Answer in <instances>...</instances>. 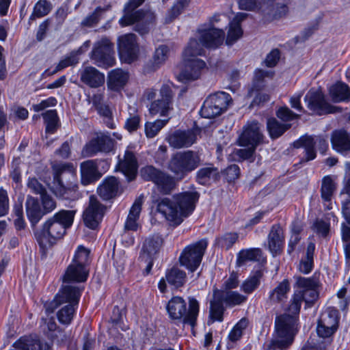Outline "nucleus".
<instances>
[{"instance_id": "ea45409f", "label": "nucleus", "mask_w": 350, "mask_h": 350, "mask_svg": "<svg viewBox=\"0 0 350 350\" xmlns=\"http://www.w3.org/2000/svg\"><path fill=\"white\" fill-rule=\"evenodd\" d=\"M143 200L139 198L135 200L131 206L126 220L124 224V228L126 230L136 231L138 228L139 224L137 222L142 211V205Z\"/></svg>"}, {"instance_id": "9d476101", "label": "nucleus", "mask_w": 350, "mask_h": 350, "mask_svg": "<svg viewBox=\"0 0 350 350\" xmlns=\"http://www.w3.org/2000/svg\"><path fill=\"white\" fill-rule=\"evenodd\" d=\"M166 309L170 319L179 320L183 324L194 327L199 313V303L195 298H190L189 308L187 309V303L178 296L173 297L167 303Z\"/></svg>"}, {"instance_id": "f3484780", "label": "nucleus", "mask_w": 350, "mask_h": 350, "mask_svg": "<svg viewBox=\"0 0 350 350\" xmlns=\"http://www.w3.org/2000/svg\"><path fill=\"white\" fill-rule=\"evenodd\" d=\"M113 46V44L107 38H103L97 42L90 55L94 64L105 68L113 66L116 62Z\"/></svg>"}, {"instance_id": "e2e57ef3", "label": "nucleus", "mask_w": 350, "mask_h": 350, "mask_svg": "<svg viewBox=\"0 0 350 350\" xmlns=\"http://www.w3.org/2000/svg\"><path fill=\"white\" fill-rule=\"evenodd\" d=\"M40 198L42 211L45 215L51 213L55 209L57 206L56 202L51 195L47 193V192L40 196Z\"/></svg>"}, {"instance_id": "ddd939ff", "label": "nucleus", "mask_w": 350, "mask_h": 350, "mask_svg": "<svg viewBox=\"0 0 350 350\" xmlns=\"http://www.w3.org/2000/svg\"><path fill=\"white\" fill-rule=\"evenodd\" d=\"M207 246L208 240L202 239L185 247L179 257L180 265L194 272L200 266Z\"/></svg>"}, {"instance_id": "a878e982", "label": "nucleus", "mask_w": 350, "mask_h": 350, "mask_svg": "<svg viewBox=\"0 0 350 350\" xmlns=\"http://www.w3.org/2000/svg\"><path fill=\"white\" fill-rule=\"evenodd\" d=\"M284 243V232L279 224L271 226L267 237V247L273 256L280 254Z\"/></svg>"}, {"instance_id": "f8f14e48", "label": "nucleus", "mask_w": 350, "mask_h": 350, "mask_svg": "<svg viewBox=\"0 0 350 350\" xmlns=\"http://www.w3.org/2000/svg\"><path fill=\"white\" fill-rule=\"evenodd\" d=\"M140 173L142 178L152 182L162 195H170L177 186V178L152 165L143 167Z\"/></svg>"}, {"instance_id": "5701e85b", "label": "nucleus", "mask_w": 350, "mask_h": 350, "mask_svg": "<svg viewBox=\"0 0 350 350\" xmlns=\"http://www.w3.org/2000/svg\"><path fill=\"white\" fill-rule=\"evenodd\" d=\"M187 275L184 271L178 267H173L167 269L165 278H162L158 284V288L161 293L167 291V284H168L175 288L182 287L186 282Z\"/></svg>"}, {"instance_id": "473e14b6", "label": "nucleus", "mask_w": 350, "mask_h": 350, "mask_svg": "<svg viewBox=\"0 0 350 350\" xmlns=\"http://www.w3.org/2000/svg\"><path fill=\"white\" fill-rule=\"evenodd\" d=\"M331 142L333 148L338 152L347 154L350 151V135L346 131L333 132Z\"/></svg>"}, {"instance_id": "a19ab883", "label": "nucleus", "mask_w": 350, "mask_h": 350, "mask_svg": "<svg viewBox=\"0 0 350 350\" xmlns=\"http://www.w3.org/2000/svg\"><path fill=\"white\" fill-rule=\"evenodd\" d=\"M224 304L218 298L214 293L213 299L210 301L209 316L208 324H212L215 321L221 322L224 320V313L225 312Z\"/></svg>"}, {"instance_id": "37998d69", "label": "nucleus", "mask_w": 350, "mask_h": 350, "mask_svg": "<svg viewBox=\"0 0 350 350\" xmlns=\"http://www.w3.org/2000/svg\"><path fill=\"white\" fill-rule=\"evenodd\" d=\"M263 273L261 270H256L247 278L241 284L240 288L246 294H252L260 285Z\"/></svg>"}, {"instance_id": "f03ea898", "label": "nucleus", "mask_w": 350, "mask_h": 350, "mask_svg": "<svg viewBox=\"0 0 350 350\" xmlns=\"http://www.w3.org/2000/svg\"><path fill=\"white\" fill-rule=\"evenodd\" d=\"M197 191H185L172 198H163L158 202L157 211L161 213L171 225H180L184 218L192 213L198 200Z\"/></svg>"}, {"instance_id": "338daca9", "label": "nucleus", "mask_w": 350, "mask_h": 350, "mask_svg": "<svg viewBox=\"0 0 350 350\" xmlns=\"http://www.w3.org/2000/svg\"><path fill=\"white\" fill-rule=\"evenodd\" d=\"M277 117L283 122H288L295 120L299 117V115L293 112L287 107H280L276 111Z\"/></svg>"}, {"instance_id": "4c0bfd02", "label": "nucleus", "mask_w": 350, "mask_h": 350, "mask_svg": "<svg viewBox=\"0 0 350 350\" xmlns=\"http://www.w3.org/2000/svg\"><path fill=\"white\" fill-rule=\"evenodd\" d=\"M119 189V182L113 176L106 178L98 188V193L105 200L116 197Z\"/></svg>"}, {"instance_id": "c756f323", "label": "nucleus", "mask_w": 350, "mask_h": 350, "mask_svg": "<svg viewBox=\"0 0 350 350\" xmlns=\"http://www.w3.org/2000/svg\"><path fill=\"white\" fill-rule=\"evenodd\" d=\"M118 167L129 180L134 179L138 167L137 159L134 153L130 150H126L123 159L119 160Z\"/></svg>"}, {"instance_id": "09e8293b", "label": "nucleus", "mask_w": 350, "mask_h": 350, "mask_svg": "<svg viewBox=\"0 0 350 350\" xmlns=\"http://www.w3.org/2000/svg\"><path fill=\"white\" fill-rule=\"evenodd\" d=\"M53 8L51 3L48 0H39L34 5L33 12L29 16V23L36 18H40L50 13Z\"/></svg>"}, {"instance_id": "0e129e2a", "label": "nucleus", "mask_w": 350, "mask_h": 350, "mask_svg": "<svg viewBox=\"0 0 350 350\" xmlns=\"http://www.w3.org/2000/svg\"><path fill=\"white\" fill-rule=\"evenodd\" d=\"M268 72L264 71L262 70H256L255 72L254 79L253 82V85L251 88L248 89L247 97H252L253 92L254 91V88H262V80L263 79L267 76Z\"/></svg>"}, {"instance_id": "7ed1b4c3", "label": "nucleus", "mask_w": 350, "mask_h": 350, "mask_svg": "<svg viewBox=\"0 0 350 350\" xmlns=\"http://www.w3.org/2000/svg\"><path fill=\"white\" fill-rule=\"evenodd\" d=\"M75 215V211L61 210L46 220L42 228L35 232L36 241L42 250L63 238L66 229L72 226Z\"/></svg>"}, {"instance_id": "5fc2aeb1", "label": "nucleus", "mask_w": 350, "mask_h": 350, "mask_svg": "<svg viewBox=\"0 0 350 350\" xmlns=\"http://www.w3.org/2000/svg\"><path fill=\"white\" fill-rule=\"evenodd\" d=\"M78 62L79 58L77 57V55L75 53H71L70 55L66 56L64 59H61L54 70L51 71L49 69H47L44 71V74L48 76L53 75L68 66L76 65L78 64Z\"/></svg>"}, {"instance_id": "20e7f679", "label": "nucleus", "mask_w": 350, "mask_h": 350, "mask_svg": "<svg viewBox=\"0 0 350 350\" xmlns=\"http://www.w3.org/2000/svg\"><path fill=\"white\" fill-rule=\"evenodd\" d=\"M51 191L59 199L75 201L81 197L76 168L72 163H57L52 166Z\"/></svg>"}, {"instance_id": "de8ad7c7", "label": "nucleus", "mask_w": 350, "mask_h": 350, "mask_svg": "<svg viewBox=\"0 0 350 350\" xmlns=\"http://www.w3.org/2000/svg\"><path fill=\"white\" fill-rule=\"evenodd\" d=\"M291 126L288 123H281L274 118L267 120V127L271 139L282 136Z\"/></svg>"}, {"instance_id": "393cba45", "label": "nucleus", "mask_w": 350, "mask_h": 350, "mask_svg": "<svg viewBox=\"0 0 350 350\" xmlns=\"http://www.w3.org/2000/svg\"><path fill=\"white\" fill-rule=\"evenodd\" d=\"M200 41L206 48L215 49L220 46L224 40V31L221 29L211 28L199 29Z\"/></svg>"}, {"instance_id": "680f3d73", "label": "nucleus", "mask_w": 350, "mask_h": 350, "mask_svg": "<svg viewBox=\"0 0 350 350\" xmlns=\"http://www.w3.org/2000/svg\"><path fill=\"white\" fill-rule=\"evenodd\" d=\"M184 0H178L175 3L171 9L167 12L165 22L170 23L176 18L184 9Z\"/></svg>"}, {"instance_id": "423d86ee", "label": "nucleus", "mask_w": 350, "mask_h": 350, "mask_svg": "<svg viewBox=\"0 0 350 350\" xmlns=\"http://www.w3.org/2000/svg\"><path fill=\"white\" fill-rule=\"evenodd\" d=\"M146 0H128L123 8V15L119 19L121 27L135 25V31L144 35L155 22V14L150 10L137 9Z\"/></svg>"}, {"instance_id": "3c124183", "label": "nucleus", "mask_w": 350, "mask_h": 350, "mask_svg": "<svg viewBox=\"0 0 350 350\" xmlns=\"http://www.w3.org/2000/svg\"><path fill=\"white\" fill-rule=\"evenodd\" d=\"M262 256V251L259 248H250L242 250L237 256V264L239 266L244 265L247 261H259Z\"/></svg>"}, {"instance_id": "69168bd1", "label": "nucleus", "mask_w": 350, "mask_h": 350, "mask_svg": "<svg viewBox=\"0 0 350 350\" xmlns=\"http://www.w3.org/2000/svg\"><path fill=\"white\" fill-rule=\"evenodd\" d=\"M266 0H239V7L242 10H252L257 9L262 12V7Z\"/></svg>"}, {"instance_id": "39448f33", "label": "nucleus", "mask_w": 350, "mask_h": 350, "mask_svg": "<svg viewBox=\"0 0 350 350\" xmlns=\"http://www.w3.org/2000/svg\"><path fill=\"white\" fill-rule=\"evenodd\" d=\"M81 290L77 286L64 285L55 296L53 301L45 304L46 311L52 313L60 305L68 303L57 313L59 322L64 325L70 324L78 305Z\"/></svg>"}, {"instance_id": "b1692460", "label": "nucleus", "mask_w": 350, "mask_h": 350, "mask_svg": "<svg viewBox=\"0 0 350 350\" xmlns=\"http://www.w3.org/2000/svg\"><path fill=\"white\" fill-rule=\"evenodd\" d=\"M263 135L260 132L258 122L247 124L239 138V145L241 146L256 147L262 141Z\"/></svg>"}, {"instance_id": "58836bf2", "label": "nucleus", "mask_w": 350, "mask_h": 350, "mask_svg": "<svg viewBox=\"0 0 350 350\" xmlns=\"http://www.w3.org/2000/svg\"><path fill=\"white\" fill-rule=\"evenodd\" d=\"M247 16L246 14L239 13L234 19L229 23V30L226 38V44L228 45L232 44L238 39H239L243 34V31L241 27V22L243 21Z\"/></svg>"}, {"instance_id": "c85d7f7f", "label": "nucleus", "mask_w": 350, "mask_h": 350, "mask_svg": "<svg viewBox=\"0 0 350 350\" xmlns=\"http://www.w3.org/2000/svg\"><path fill=\"white\" fill-rule=\"evenodd\" d=\"M81 181L83 185H88L98 180L102 174L98 170L96 160H88L80 165Z\"/></svg>"}, {"instance_id": "603ef678", "label": "nucleus", "mask_w": 350, "mask_h": 350, "mask_svg": "<svg viewBox=\"0 0 350 350\" xmlns=\"http://www.w3.org/2000/svg\"><path fill=\"white\" fill-rule=\"evenodd\" d=\"M110 9V5H107L105 7H97L91 14L87 16L82 21L81 26L86 27H92L96 25L100 21L102 15Z\"/></svg>"}, {"instance_id": "864d4df0", "label": "nucleus", "mask_w": 350, "mask_h": 350, "mask_svg": "<svg viewBox=\"0 0 350 350\" xmlns=\"http://www.w3.org/2000/svg\"><path fill=\"white\" fill-rule=\"evenodd\" d=\"M342 213L347 223L343 222L341 225V234L342 241L350 240V200L342 203Z\"/></svg>"}, {"instance_id": "9b49d317", "label": "nucleus", "mask_w": 350, "mask_h": 350, "mask_svg": "<svg viewBox=\"0 0 350 350\" xmlns=\"http://www.w3.org/2000/svg\"><path fill=\"white\" fill-rule=\"evenodd\" d=\"M201 163L199 153L193 150L180 152L174 154L168 163V169L179 180L195 170Z\"/></svg>"}, {"instance_id": "6e6d98bb", "label": "nucleus", "mask_w": 350, "mask_h": 350, "mask_svg": "<svg viewBox=\"0 0 350 350\" xmlns=\"http://www.w3.org/2000/svg\"><path fill=\"white\" fill-rule=\"evenodd\" d=\"M239 234L236 232H227L215 239V245L224 248L226 250H229L237 241Z\"/></svg>"}, {"instance_id": "13d9d810", "label": "nucleus", "mask_w": 350, "mask_h": 350, "mask_svg": "<svg viewBox=\"0 0 350 350\" xmlns=\"http://www.w3.org/2000/svg\"><path fill=\"white\" fill-rule=\"evenodd\" d=\"M249 321L246 318L241 319L232 329L228 334V339L231 342H236L239 340L242 335L243 331L248 326Z\"/></svg>"}, {"instance_id": "aec40b11", "label": "nucleus", "mask_w": 350, "mask_h": 350, "mask_svg": "<svg viewBox=\"0 0 350 350\" xmlns=\"http://www.w3.org/2000/svg\"><path fill=\"white\" fill-rule=\"evenodd\" d=\"M105 206L94 195L90 196L89 205L83 212L85 225L92 230L96 229L104 215Z\"/></svg>"}, {"instance_id": "4d7b16f0", "label": "nucleus", "mask_w": 350, "mask_h": 350, "mask_svg": "<svg viewBox=\"0 0 350 350\" xmlns=\"http://www.w3.org/2000/svg\"><path fill=\"white\" fill-rule=\"evenodd\" d=\"M46 124V133L53 134L57 127L58 116L56 110L51 109L42 113Z\"/></svg>"}, {"instance_id": "8fccbe9b", "label": "nucleus", "mask_w": 350, "mask_h": 350, "mask_svg": "<svg viewBox=\"0 0 350 350\" xmlns=\"http://www.w3.org/2000/svg\"><path fill=\"white\" fill-rule=\"evenodd\" d=\"M315 245L314 243H309L307 247L306 256L301 259L299 263V271L305 274L310 273L314 265V254Z\"/></svg>"}, {"instance_id": "49530a36", "label": "nucleus", "mask_w": 350, "mask_h": 350, "mask_svg": "<svg viewBox=\"0 0 350 350\" xmlns=\"http://www.w3.org/2000/svg\"><path fill=\"white\" fill-rule=\"evenodd\" d=\"M45 323L49 331L46 334L48 338L52 341H55L59 345L66 342V335L62 329H57V325L53 318L45 320Z\"/></svg>"}, {"instance_id": "6ab92c4d", "label": "nucleus", "mask_w": 350, "mask_h": 350, "mask_svg": "<svg viewBox=\"0 0 350 350\" xmlns=\"http://www.w3.org/2000/svg\"><path fill=\"white\" fill-rule=\"evenodd\" d=\"M134 33H127L118 38V50L120 58L125 63L131 64L137 59L139 47Z\"/></svg>"}, {"instance_id": "6e6552de", "label": "nucleus", "mask_w": 350, "mask_h": 350, "mask_svg": "<svg viewBox=\"0 0 350 350\" xmlns=\"http://www.w3.org/2000/svg\"><path fill=\"white\" fill-rule=\"evenodd\" d=\"M157 92L155 89L150 88L145 90L144 98L151 101L149 112L152 115L160 114L167 116L174 109L175 92L172 83L163 84L159 90V96L157 98Z\"/></svg>"}, {"instance_id": "0eeeda50", "label": "nucleus", "mask_w": 350, "mask_h": 350, "mask_svg": "<svg viewBox=\"0 0 350 350\" xmlns=\"http://www.w3.org/2000/svg\"><path fill=\"white\" fill-rule=\"evenodd\" d=\"M201 41L191 39L183 53L184 68L179 74L180 81H193L198 79L206 64L204 61L196 58L204 55V50Z\"/></svg>"}, {"instance_id": "2f4dec72", "label": "nucleus", "mask_w": 350, "mask_h": 350, "mask_svg": "<svg viewBox=\"0 0 350 350\" xmlns=\"http://www.w3.org/2000/svg\"><path fill=\"white\" fill-rule=\"evenodd\" d=\"M129 77V73L122 69L116 68L111 70L107 75L108 89L113 92H120L126 84Z\"/></svg>"}, {"instance_id": "2eb2a0df", "label": "nucleus", "mask_w": 350, "mask_h": 350, "mask_svg": "<svg viewBox=\"0 0 350 350\" xmlns=\"http://www.w3.org/2000/svg\"><path fill=\"white\" fill-rule=\"evenodd\" d=\"M296 148H304V156L300 159V163H306L316 158L314 147L317 146L319 151L324 154L328 148L327 140L321 136H303L293 143Z\"/></svg>"}, {"instance_id": "c03bdc74", "label": "nucleus", "mask_w": 350, "mask_h": 350, "mask_svg": "<svg viewBox=\"0 0 350 350\" xmlns=\"http://www.w3.org/2000/svg\"><path fill=\"white\" fill-rule=\"evenodd\" d=\"M219 177L218 169L209 165L200 168L196 173V181L202 185H209L211 181L217 180Z\"/></svg>"}, {"instance_id": "72a5a7b5", "label": "nucleus", "mask_w": 350, "mask_h": 350, "mask_svg": "<svg viewBox=\"0 0 350 350\" xmlns=\"http://www.w3.org/2000/svg\"><path fill=\"white\" fill-rule=\"evenodd\" d=\"M329 94L334 103L350 101V87L344 82L338 81L329 88Z\"/></svg>"}, {"instance_id": "e433bc0d", "label": "nucleus", "mask_w": 350, "mask_h": 350, "mask_svg": "<svg viewBox=\"0 0 350 350\" xmlns=\"http://www.w3.org/2000/svg\"><path fill=\"white\" fill-rule=\"evenodd\" d=\"M336 189V184L330 176H325L322 179L321 197L324 206L328 210L332 208V199Z\"/></svg>"}, {"instance_id": "4468645a", "label": "nucleus", "mask_w": 350, "mask_h": 350, "mask_svg": "<svg viewBox=\"0 0 350 350\" xmlns=\"http://www.w3.org/2000/svg\"><path fill=\"white\" fill-rule=\"evenodd\" d=\"M232 98L229 94L224 92L209 95L204 100L200 114L205 118H213L226 111Z\"/></svg>"}, {"instance_id": "cd10ccee", "label": "nucleus", "mask_w": 350, "mask_h": 350, "mask_svg": "<svg viewBox=\"0 0 350 350\" xmlns=\"http://www.w3.org/2000/svg\"><path fill=\"white\" fill-rule=\"evenodd\" d=\"M288 11L286 3L278 2L276 0H266L261 12L267 20H274L285 16Z\"/></svg>"}, {"instance_id": "774afa93", "label": "nucleus", "mask_w": 350, "mask_h": 350, "mask_svg": "<svg viewBox=\"0 0 350 350\" xmlns=\"http://www.w3.org/2000/svg\"><path fill=\"white\" fill-rule=\"evenodd\" d=\"M140 126V117L138 114L131 115L125 122L124 128L132 133L137 130Z\"/></svg>"}, {"instance_id": "f257e3e1", "label": "nucleus", "mask_w": 350, "mask_h": 350, "mask_svg": "<svg viewBox=\"0 0 350 350\" xmlns=\"http://www.w3.org/2000/svg\"><path fill=\"white\" fill-rule=\"evenodd\" d=\"M300 293L294 294L288 307L289 314H284L275 318V327L276 336L269 345L267 350H286L293 343L297 332V315L300 312L302 301Z\"/></svg>"}, {"instance_id": "bb28decb", "label": "nucleus", "mask_w": 350, "mask_h": 350, "mask_svg": "<svg viewBox=\"0 0 350 350\" xmlns=\"http://www.w3.org/2000/svg\"><path fill=\"white\" fill-rule=\"evenodd\" d=\"M80 80L92 88H97L105 83V75L93 66H86L80 71Z\"/></svg>"}, {"instance_id": "4be33fe9", "label": "nucleus", "mask_w": 350, "mask_h": 350, "mask_svg": "<svg viewBox=\"0 0 350 350\" xmlns=\"http://www.w3.org/2000/svg\"><path fill=\"white\" fill-rule=\"evenodd\" d=\"M166 141L170 146L176 149L189 148L197 141L196 133L191 130H176L168 134Z\"/></svg>"}, {"instance_id": "bf43d9fd", "label": "nucleus", "mask_w": 350, "mask_h": 350, "mask_svg": "<svg viewBox=\"0 0 350 350\" xmlns=\"http://www.w3.org/2000/svg\"><path fill=\"white\" fill-rule=\"evenodd\" d=\"M167 120H157L154 122H148L145 124V133L148 138L155 137L160 130L167 124Z\"/></svg>"}, {"instance_id": "79ce46f5", "label": "nucleus", "mask_w": 350, "mask_h": 350, "mask_svg": "<svg viewBox=\"0 0 350 350\" xmlns=\"http://www.w3.org/2000/svg\"><path fill=\"white\" fill-rule=\"evenodd\" d=\"M162 244L163 239L159 234L148 237L144 243L140 257L145 258V255H147L150 258H152L159 251Z\"/></svg>"}, {"instance_id": "dca6fc26", "label": "nucleus", "mask_w": 350, "mask_h": 350, "mask_svg": "<svg viewBox=\"0 0 350 350\" xmlns=\"http://www.w3.org/2000/svg\"><path fill=\"white\" fill-rule=\"evenodd\" d=\"M304 101L308 108L319 116L340 112V109L331 105L326 100L323 93L317 90L311 89L306 94Z\"/></svg>"}, {"instance_id": "c9c22d12", "label": "nucleus", "mask_w": 350, "mask_h": 350, "mask_svg": "<svg viewBox=\"0 0 350 350\" xmlns=\"http://www.w3.org/2000/svg\"><path fill=\"white\" fill-rule=\"evenodd\" d=\"M25 208L27 216L33 226L37 224L43 215H45L40 208L38 200L32 196H27Z\"/></svg>"}, {"instance_id": "a18cd8bd", "label": "nucleus", "mask_w": 350, "mask_h": 350, "mask_svg": "<svg viewBox=\"0 0 350 350\" xmlns=\"http://www.w3.org/2000/svg\"><path fill=\"white\" fill-rule=\"evenodd\" d=\"M321 326L336 331L338 324V311L334 308H328L321 314L318 323Z\"/></svg>"}, {"instance_id": "7c9ffc66", "label": "nucleus", "mask_w": 350, "mask_h": 350, "mask_svg": "<svg viewBox=\"0 0 350 350\" xmlns=\"http://www.w3.org/2000/svg\"><path fill=\"white\" fill-rule=\"evenodd\" d=\"M213 293L218 296V298L225 304L226 307L228 308L240 306L247 300V296L241 294L238 291L215 289Z\"/></svg>"}, {"instance_id": "1a4fd4ad", "label": "nucleus", "mask_w": 350, "mask_h": 350, "mask_svg": "<svg viewBox=\"0 0 350 350\" xmlns=\"http://www.w3.org/2000/svg\"><path fill=\"white\" fill-rule=\"evenodd\" d=\"M90 251L82 245L77 247L71 263L62 275L64 283L83 282L89 275L88 266L90 263Z\"/></svg>"}, {"instance_id": "412c9836", "label": "nucleus", "mask_w": 350, "mask_h": 350, "mask_svg": "<svg viewBox=\"0 0 350 350\" xmlns=\"http://www.w3.org/2000/svg\"><path fill=\"white\" fill-rule=\"evenodd\" d=\"M113 148V139L109 135L100 134L84 146L81 154L83 157H93L98 152H109Z\"/></svg>"}, {"instance_id": "a211bd4d", "label": "nucleus", "mask_w": 350, "mask_h": 350, "mask_svg": "<svg viewBox=\"0 0 350 350\" xmlns=\"http://www.w3.org/2000/svg\"><path fill=\"white\" fill-rule=\"evenodd\" d=\"M319 280L314 276L311 278L298 277L296 281L298 289L295 292L300 293L302 295L301 301H304L306 304L310 306L319 297Z\"/></svg>"}, {"instance_id": "052dcab7", "label": "nucleus", "mask_w": 350, "mask_h": 350, "mask_svg": "<svg viewBox=\"0 0 350 350\" xmlns=\"http://www.w3.org/2000/svg\"><path fill=\"white\" fill-rule=\"evenodd\" d=\"M169 55V49L165 45L159 46L155 51L153 56L154 64L157 66H159L163 64L167 59Z\"/></svg>"}, {"instance_id": "f704fd0d", "label": "nucleus", "mask_w": 350, "mask_h": 350, "mask_svg": "<svg viewBox=\"0 0 350 350\" xmlns=\"http://www.w3.org/2000/svg\"><path fill=\"white\" fill-rule=\"evenodd\" d=\"M290 290L288 280H284L269 293L268 300L273 304H282L286 301Z\"/></svg>"}]
</instances>
